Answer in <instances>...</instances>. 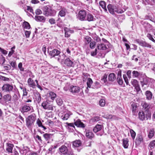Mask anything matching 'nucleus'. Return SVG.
<instances>
[{
	"label": "nucleus",
	"mask_w": 155,
	"mask_h": 155,
	"mask_svg": "<svg viewBox=\"0 0 155 155\" xmlns=\"http://www.w3.org/2000/svg\"><path fill=\"white\" fill-rule=\"evenodd\" d=\"M107 8L109 12L112 14H114L115 12L118 14H121L125 11L124 9H120L110 4H109L107 5Z\"/></svg>",
	"instance_id": "nucleus-1"
},
{
	"label": "nucleus",
	"mask_w": 155,
	"mask_h": 155,
	"mask_svg": "<svg viewBox=\"0 0 155 155\" xmlns=\"http://www.w3.org/2000/svg\"><path fill=\"white\" fill-rule=\"evenodd\" d=\"M58 151L61 155H74L73 151L68 150V147L65 145H62L59 148Z\"/></svg>",
	"instance_id": "nucleus-2"
},
{
	"label": "nucleus",
	"mask_w": 155,
	"mask_h": 155,
	"mask_svg": "<svg viewBox=\"0 0 155 155\" xmlns=\"http://www.w3.org/2000/svg\"><path fill=\"white\" fill-rule=\"evenodd\" d=\"M43 14L46 16H54L55 12H54V11L52 10L49 6H45L42 8Z\"/></svg>",
	"instance_id": "nucleus-3"
},
{
	"label": "nucleus",
	"mask_w": 155,
	"mask_h": 155,
	"mask_svg": "<svg viewBox=\"0 0 155 155\" xmlns=\"http://www.w3.org/2000/svg\"><path fill=\"white\" fill-rule=\"evenodd\" d=\"M15 89L12 84H5L2 87V90L4 92H10L13 91L14 89Z\"/></svg>",
	"instance_id": "nucleus-4"
},
{
	"label": "nucleus",
	"mask_w": 155,
	"mask_h": 155,
	"mask_svg": "<svg viewBox=\"0 0 155 155\" xmlns=\"http://www.w3.org/2000/svg\"><path fill=\"white\" fill-rule=\"evenodd\" d=\"M35 120L34 115H31L29 116L26 120V126L28 128H30L31 126L33 124Z\"/></svg>",
	"instance_id": "nucleus-5"
},
{
	"label": "nucleus",
	"mask_w": 155,
	"mask_h": 155,
	"mask_svg": "<svg viewBox=\"0 0 155 155\" xmlns=\"http://www.w3.org/2000/svg\"><path fill=\"white\" fill-rule=\"evenodd\" d=\"M87 15V13L85 10H80L78 15L77 18L81 21H85Z\"/></svg>",
	"instance_id": "nucleus-6"
},
{
	"label": "nucleus",
	"mask_w": 155,
	"mask_h": 155,
	"mask_svg": "<svg viewBox=\"0 0 155 155\" xmlns=\"http://www.w3.org/2000/svg\"><path fill=\"white\" fill-rule=\"evenodd\" d=\"M81 89L78 86L71 85L70 86L69 91L73 94H76L78 93L81 91Z\"/></svg>",
	"instance_id": "nucleus-7"
},
{
	"label": "nucleus",
	"mask_w": 155,
	"mask_h": 155,
	"mask_svg": "<svg viewBox=\"0 0 155 155\" xmlns=\"http://www.w3.org/2000/svg\"><path fill=\"white\" fill-rule=\"evenodd\" d=\"M41 106L45 110H52L53 109L52 105L47 101L43 102L42 103Z\"/></svg>",
	"instance_id": "nucleus-8"
},
{
	"label": "nucleus",
	"mask_w": 155,
	"mask_h": 155,
	"mask_svg": "<svg viewBox=\"0 0 155 155\" xmlns=\"http://www.w3.org/2000/svg\"><path fill=\"white\" fill-rule=\"evenodd\" d=\"M73 61V59L71 58H67L64 60V63L65 65L69 67H73L74 66Z\"/></svg>",
	"instance_id": "nucleus-9"
},
{
	"label": "nucleus",
	"mask_w": 155,
	"mask_h": 155,
	"mask_svg": "<svg viewBox=\"0 0 155 155\" xmlns=\"http://www.w3.org/2000/svg\"><path fill=\"white\" fill-rule=\"evenodd\" d=\"M64 36L66 38L69 37L71 34L74 33V30H71L66 27L64 28Z\"/></svg>",
	"instance_id": "nucleus-10"
},
{
	"label": "nucleus",
	"mask_w": 155,
	"mask_h": 155,
	"mask_svg": "<svg viewBox=\"0 0 155 155\" xmlns=\"http://www.w3.org/2000/svg\"><path fill=\"white\" fill-rule=\"evenodd\" d=\"M2 98L4 103L7 104L11 101L12 96L10 94H8L3 96Z\"/></svg>",
	"instance_id": "nucleus-11"
},
{
	"label": "nucleus",
	"mask_w": 155,
	"mask_h": 155,
	"mask_svg": "<svg viewBox=\"0 0 155 155\" xmlns=\"http://www.w3.org/2000/svg\"><path fill=\"white\" fill-rule=\"evenodd\" d=\"M60 53L61 52L60 51L56 49H54L50 51L49 54L51 57H53L56 56H58Z\"/></svg>",
	"instance_id": "nucleus-12"
},
{
	"label": "nucleus",
	"mask_w": 155,
	"mask_h": 155,
	"mask_svg": "<svg viewBox=\"0 0 155 155\" xmlns=\"http://www.w3.org/2000/svg\"><path fill=\"white\" fill-rule=\"evenodd\" d=\"M72 114V113L71 111H68L67 112L64 113V115L61 116V118L63 120H67Z\"/></svg>",
	"instance_id": "nucleus-13"
},
{
	"label": "nucleus",
	"mask_w": 155,
	"mask_h": 155,
	"mask_svg": "<svg viewBox=\"0 0 155 155\" xmlns=\"http://www.w3.org/2000/svg\"><path fill=\"white\" fill-rule=\"evenodd\" d=\"M143 142V138L142 136L140 134L137 135L135 140V143L137 145H139Z\"/></svg>",
	"instance_id": "nucleus-14"
},
{
	"label": "nucleus",
	"mask_w": 155,
	"mask_h": 155,
	"mask_svg": "<svg viewBox=\"0 0 155 155\" xmlns=\"http://www.w3.org/2000/svg\"><path fill=\"white\" fill-rule=\"evenodd\" d=\"M31 107H32L25 104L21 107L20 109V110L21 113H24L30 110Z\"/></svg>",
	"instance_id": "nucleus-15"
},
{
	"label": "nucleus",
	"mask_w": 155,
	"mask_h": 155,
	"mask_svg": "<svg viewBox=\"0 0 155 155\" xmlns=\"http://www.w3.org/2000/svg\"><path fill=\"white\" fill-rule=\"evenodd\" d=\"M67 12V10L66 8L64 7L61 8V10L58 13V16H60L61 17H64L66 15Z\"/></svg>",
	"instance_id": "nucleus-16"
},
{
	"label": "nucleus",
	"mask_w": 155,
	"mask_h": 155,
	"mask_svg": "<svg viewBox=\"0 0 155 155\" xmlns=\"http://www.w3.org/2000/svg\"><path fill=\"white\" fill-rule=\"evenodd\" d=\"M82 142L81 140H76L72 142V147L74 148L81 146Z\"/></svg>",
	"instance_id": "nucleus-17"
},
{
	"label": "nucleus",
	"mask_w": 155,
	"mask_h": 155,
	"mask_svg": "<svg viewBox=\"0 0 155 155\" xmlns=\"http://www.w3.org/2000/svg\"><path fill=\"white\" fill-rule=\"evenodd\" d=\"M6 150L9 153H12V150L13 147H14V145L10 143H6Z\"/></svg>",
	"instance_id": "nucleus-18"
},
{
	"label": "nucleus",
	"mask_w": 155,
	"mask_h": 155,
	"mask_svg": "<svg viewBox=\"0 0 155 155\" xmlns=\"http://www.w3.org/2000/svg\"><path fill=\"white\" fill-rule=\"evenodd\" d=\"M97 48L98 50L101 51H105L107 48L106 45L104 43L98 44Z\"/></svg>",
	"instance_id": "nucleus-19"
},
{
	"label": "nucleus",
	"mask_w": 155,
	"mask_h": 155,
	"mask_svg": "<svg viewBox=\"0 0 155 155\" xmlns=\"http://www.w3.org/2000/svg\"><path fill=\"white\" fill-rule=\"evenodd\" d=\"M28 85L30 87H32L33 88H35L36 85L34 81L31 78H29L28 80Z\"/></svg>",
	"instance_id": "nucleus-20"
},
{
	"label": "nucleus",
	"mask_w": 155,
	"mask_h": 155,
	"mask_svg": "<svg viewBox=\"0 0 155 155\" xmlns=\"http://www.w3.org/2000/svg\"><path fill=\"white\" fill-rule=\"evenodd\" d=\"M13 92L14 94L13 96L14 99L15 100H17L20 97V94L18 90L17 89H14Z\"/></svg>",
	"instance_id": "nucleus-21"
},
{
	"label": "nucleus",
	"mask_w": 155,
	"mask_h": 155,
	"mask_svg": "<svg viewBox=\"0 0 155 155\" xmlns=\"http://www.w3.org/2000/svg\"><path fill=\"white\" fill-rule=\"evenodd\" d=\"M35 19L37 21L44 22L46 18L43 16L36 15L35 16Z\"/></svg>",
	"instance_id": "nucleus-22"
},
{
	"label": "nucleus",
	"mask_w": 155,
	"mask_h": 155,
	"mask_svg": "<svg viewBox=\"0 0 155 155\" xmlns=\"http://www.w3.org/2000/svg\"><path fill=\"white\" fill-rule=\"evenodd\" d=\"M74 124L78 127L84 128L85 127L84 124L81 122L79 119L77 120L74 122Z\"/></svg>",
	"instance_id": "nucleus-23"
},
{
	"label": "nucleus",
	"mask_w": 155,
	"mask_h": 155,
	"mask_svg": "<svg viewBox=\"0 0 155 155\" xmlns=\"http://www.w3.org/2000/svg\"><path fill=\"white\" fill-rule=\"evenodd\" d=\"M103 127V126L102 125L97 124L94 128L93 130L94 132L97 133L101 130L102 128Z\"/></svg>",
	"instance_id": "nucleus-24"
},
{
	"label": "nucleus",
	"mask_w": 155,
	"mask_h": 155,
	"mask_svg": "<svg viewBox=\"0 0 155 155\" xmlns=\"http://www.w3.org/2000/svg\"><path fill=\"white\" fill-rule=\"evenodd\" d=\"M132 74H133V77L134 78H138L139 76H140L143 75V73L142 72H138V71H134L132 72Z\"/></svg>",
	"instance_id": "nucleus-25"
},
{
	"label": "nucleus",
	"mask_w": 155,
	"mask_h": 155,
	"mask_svg": "<svg viewBox=\"0 0 155 155\" xmlns=\"http://www.w3.org/2000/svg\"><path fill=\"white\" fill-rule=\"evenodd\" d=\"M117 80L118 83L120 85H122L123 83V81L121 78V72H118V73Z\"/></svg>",
	"instance_id": "nucleus-26"
},
{
	"label": "nucleus",
	"mask_w": 155,
	"mask_h": 155,
	"mask_svg": "<svg viewBox=\"0 0 155 155\" xmlns=\"http://www.w3.org/2000/svg\"><path fill=\"white\" fill-rule=\"evenodd\" d=\"M138 117L140 120L143 121L145 118L144 113L142 111H140L138 113Z\"/></svg>",
	"instance_id": "nucleus-27"
},
{
	"label": "nucleus",
	"mask_w": 155,
	"mask_h": 155,
	"mask_svg": "<svg viewBox=\"0 0 155 155\" xmlns=\"http://www.w3.org/2000/svg\"><path fill=\"white\" fill-rule=\"evenodd\" d=\"M140 83L143 86L144 85H147L148 83V79L146 77H144L143 78H140Z\"/></svg>",
	"instance_id": "nucleus-28"
},
{
	"label": "nucleus",
	"mask_w": 155,
	"mask_h": 155,
	"mask_svg": "<svg viewBox=\"0 0 155 155\" xmlns=\"http://www.w3.org/2000/svg\"><path fill=\"white\" fill-rule=\"evenodd\" d=\"M123 146L125 148H127L129 146V140L127 138L124 139L122 140Z\"/></svg>",
	"instance_id": "nucleus-29"
},
{
	"label": "nucleus",
	"mask_w": 155,
	"mask_h": 155,
	"mask_svg": "<svg viewBox=\"0 0 155 155\" xmlns=\"http://www.w3.org/2000/svg\"><path fill=\"white\" fill-rule=\"evenodd\" d=\"M106 3L105 2L103 1H101L99 2V5L102 8L104 9V11L107 12V10L106 7Z\"/></svg>",
	"instance_id": "nucleus-30"
},
{
	"label": "nucleus",
	"mask_w": 155,
	"mask_h": 155,
	"mask_svg": "<svg viewBox=\"0 0 155 155\" xmlns=\"http://www.w3.org/2000/svg\"><path fill=\"white\" fill-rule=\"evenodd\" d=\"M94 18L92 15L89 13L87 15L85 21H94Z\"/></svg>",
	"instance_id": "nucleus-31"
},
{
	"label": "nucleus",
	"mask_w": 155,
	"mask_h": 155,
	"mask_svg": "<svg viewBox=\"0 0 155 155\" xmlns=\"http://www.w3.org/2000/svg\"><path fill=\"white\" fill-rule=\"evenodd\" d=\"M115 75L114 74L112 73L109 74L108 77V80L109 81H113L116 79Z\"/></svg>",
	"instance_id": "nucleus-32"
},
{
	"label": "nucleus",
	"mask_w": 155,
	"mask_h": 155,
	"mask_svg": "<svg viewBox=\"0 0 155 155\" xmlns=\"http://www.w3.org/2000/svg\"><path fill=\"white\" fill-rule=\"evenodd\" d=\"M65 56V55L63 54L61 55H58V56H57V57L58 61L60 63H61L63 61L64 58Z\"/></svg>",
	"instance_id": "nucleus-33"
},
{
	"label": "nucleus",
	"mask_w": 155,
	"mask_h": 155,
	"mask_svg": "<svg viewBox=\"0 0 155 155\" xmlns=\"http://www.w3.org/2000/svg\"><path fill=\"white\" fill-rule=\"evenodd\" d=\"M52 135L51 134L45 133L43 134V136L46 140H48L51 138Z\"/></svg>",
	"instance_id": "nucleus-34"
},
{
	"label": "nucleus",
	"mask_w": 155,
	"mask_h": 155,
	"mask_svg": "<svg viewBox=\"0 0 155 155\" xmlns=\"http://www.w3.org/2000/svg\"><path fill=\"white\" fill-rule=\"evenodd\" d=\"M86 136L88 138L92 139L94 137V134L91 132L87 131L86 134Z\"/></svg>",
	"instance_id": "nucleus-35"
},
{
	"label": "nucleus",
	"mask_w": 155,
	"mask_h": 155,
	"mask_svg": "<svg viewBox=\"0 0 155 155\" xmlns=\"http://www.w3.org/2000/svg\"><path fill=\"white\" fill-rule=\"evenodd\" d=\"M93 83V81L91 78H87V88H90Z\"/></svg>",
	"instance_id": "nucleus-36"
},
{
	"label": "nucleus",
	"mask_w": 155,
	"mask_h": 155,
	"mask_svg": "<svg viewBox=\"0 0 155 155\" xmlns=\"http://www.w3.org/2000/svg\"><path fill=\"white\" fill-rule=\"evenodd\" d=\"M146 95L147 99L148 100H150L152 96V94L151 92L149 91H147L146 92Z\"/></svg>",
	"instance_id": "nucleus-37"
},
{
	"label": "nucleus",
	"mask_w": 155,
	"mask_h": 155,
	"mask_svg": "<svg viewBox=\"0 0 155 155\" xmlns=\"http://www.w3.org/2000/svg\"><path fill=\"white\" fill-rule=\"evenodd\" d=\"M23 28L28 29L30 28V26L28 22L25 21L23 24Z\"/></svg>",
	"instance_id": "nucleus-38"
},
{
	"label": "nucleus",
	"mask_w": 155,
	"mask_h": 155,
	"mask_svg": "<svg viewBox=\"0 0 155 155\" xmlns=\"http://www.w3.org/2000/svg\"><path fill=\"white\" fill-rule=\"evenodd\" d=\"M131 107H132V112L134 114L136 112V109L137 107V106L136 103H133L131 104Z\"/></svg>",
	"instance_id": "nucleus-39"
},
{
	"label": "nucleus",
	"mask_w": 155,
	"mask_h": 155,
	"mask_svg": "<svg viewBox=\"0 0 155 155\" xmlns=\"http://www.w3.org/2000/svg\"><path fill=\"white\" fill-rule=\"evenodd\" d=\"M56 102L58 105L61 106L62 104L63 101L61 98L58 97L56 99Z\"/></svg>",
	"instance_id": "nucleus-40"
},
{
	"label": "nucleus",
	"mask_w": 155,
	"mask_h": 155,
	"mask_svg": "<svg viewBox=\"0 0 155 155\" xmlns=\"http://www.w3.org/2000/svg\"><path fill=\"white\" fill-rule=\"evenodd\" d=\"M154 133V130L153 129H150L149 132L148 137L149 138H151L153 136Z\"/></svg>",
	"instance_id": "nucleus-41"
},
{
	"label": "nucleus",
	"mask_w": 155,
	"mask_h": 155,
	"mask_svg": "<svg viewBox=\"0 0 155 155\" xmlns=\"http://www.w3.org/2000/svg\"><path fill=\"white\" fill-rule=\"evenodd\" d=\"M101 84H100V83L99 82H98V81H95L94 82V85H93V88H98L101 87Z\"/></svg>",
	"instance_id": "nucleus-42"
},
{
	"label": "nucleus",
	"mask_w": 155,
	"mask_h": 155,
	"mask_svg": "<svg viewBox=\"0 0 155 155\" xmlns=\"http://www.w3.org/2000/svg\"><path fill=\"white\" fill-rule=\"evenodd\" d=\"M49 97L52 100H54L56 96V94L53 92H50L49 93Z\"/></svg>",
	"instance_id": "nucleus-43"
},
{
	"label": "nucleus",
	"mask_w": 155,
	"mask_h": 155,
	"mask_svg": "<svg viewBox=\"0 0 155 155\" xmlns=\"http://www.w3.org/2000/svg\"><path fill=\"white\" fill-rule=\"evenodd\" d=\"M36 123L38 127H41L44 129V130H45L46 129L45 126L42 125L41 121L39 119H38L37 120Z\"/></svg>",
	"instance_id": "nucleus-44"
},
{
	"label": "nucleus",
	"mask_w": 155,
	"mask_h": 155,
	"mask_svg": "<svg viewBox=\"0 0 155 155\" xmlns=\"http://www.w3.org/2000/svg\"><path fill=\"white\" fill-rule=\"evenodd\" d=\"M141 46L143 47H147L150 48H151V45L148 43H147L145 41H143Z\"/></svg>",
	"instance_id": "nucleus-45"
},
{
	"label": "nucleus",
	"mask_w": 155,
	"mask_h": 155,
	"mask_svg": "<svg viewBox=\"0 0 155 155\" xmlns=\"http://www.w3.org/2000/svg\"><path fill=\"white\" fill-rule=\"evenodd\" d=\"M143 108L144 109L148 110L150 108L149 105L146 102H143L141 104Z\"/></svg>",
	"instance_id": "nucleus-46"
},
{
	"label": "nucleus",
	"mask_w": 155,
	"mask_h": 155,
	"mask_svg": "<svg viewBox=\"0 0 155 155\" xmlns=\"http://www.w3.org/2000/svg\"><path fill=\"white\" fill-rule=\"evenodd\" d=\"M99 103L101 107H104L105 105V101L103 99H101L100 100Z\"/></svg>",
	"instance_id": "nucleus-47"
},
{
	"label": "nucleus",
	"mask_w": 155,
	"mask_h": 155,
	"mask_svg": "<svg viewBox=\"0 0 155 155\" xmlns=\"http://www.w3.org/2000/svg\"><path fill=\"white\" fill-rule=\"evenodd\" d=\"M114 116H113L111 114H104L103 116V117L107 119H112Z\"/></svg>",
	"instance_id": "nucleus-48"
},
{
	"label": "nucleus",
	"mask_w": 155,
	"mask_h": 155,
	"mask_svg": "<svg viewBox=\"0 0 155 155\" xmlns=\"http://www.w3.org/2000/svg\"><path fill=\"white\" fill-rule=\"evenodd\" d=\"M151 114L150 112L148 111L146 114L145 117L147 120H150L151 119Z\"/></svg>",
	"instance_id": "nucleus-49"
},
{
	"label": "nucleus",
	"mask_w": 155,
	"mask_h": 155,
	"mask_svg": "<svg viewBox=\"0 0 155 155\" xmlns=\"http://www.w3.org/2000/svg\"><path fill=\"white\" fill-rule=\"evenodd\" d=\"M91 38L88 36L86 37L85 38V43L86 44H88L90 42H91Z\"/></svg>",
	"instance_id": "nucleus-50"
},
{
	"label": "nucleus",
	"mask_w": 155,
	"mask_h": 155,
	"mask_svg": "<svg viewBox=\"0 0 155 155\" xmlns=\"http://www.w3.org/2000/svg\"><path fill=\"white\" fill-rule=\"evenodd\" d=\"M130 132L132 139L134 140L136 136V134L135 132L132 129L130 130Z\"/></svg>",
	"instance_id": "nucleus-51"
},
{
	"label": "nucleus",
	"mask_w": 155,
	"mask_h": 155,
	"mask_svg": "<svg viewBox=\"0 0 155 155\" xmlns=\"http://www.w3.org/2000/svg\"><path fill=\"white\" fill-rule=\"evenodd\" d=\"M131 83L132 85L134 87L139 84L138 81L136 79H132L131 81Z\"/></svg>",
	"instance_id": "nucleus-52"
},
{
	"label": "nucleus",
	"mask_w": 155,
	"mask_h": 155,
	"mask_svg": "<svg viewBox=\"0 0 155 155\" xmlns=\"http://www.w3.org/2000/svg\"><path fill=\"white\" fill-rule=\"evenodd\" d=\"M147 37L150 40L152 41L153 42L155 43V40L153 38V36L149 33H148L147 35Z\"/></svg>",
	"instance_id": "nucleus-53"
},
{
	"label": "nucleus",
	"mask_w": 155,
	"mask_h": 155,
	"mask_svg": "<svg viewBox=\"0 0 155 155\" xmlns=\"http://www.w3.org/2000/svg\"><path fill=\"white\" fill-rule=\"evenodd\" d=\"M149 146L151 148H153L155 146V140L151 141L149 143Z\"/></svg>",
	"instance_id": "nucleus-54"
},
{
	"label": "nucleus",
	"mask_w": 155,
	"mask_h": 155,
	"mask_svg": "<svg viewBox=\"0 0 155 155\" xmlns=\"http://www.w3.org/2000/svg\"><path fill=\"white\" fill-rule=\"evenodd\" d=\"M96 45V42L94 41L91 42L90 44V47L91 49H93L95 48Z\"/></svg>",
	"instance_id": "nucleus-55"
},
{
	"label": "nucleus",
	"mask_w": 155,
	"mask_h": 155,
	"mask_svg": "<svg viewBox=\"0 0 155 155\" xmlns=\"http://www.w3.org/2000/svg\"><path fill=\"white\" fill-rule=\"evenodd\" d=\"M5 60V57L2 55H0V64L4 63Z\"/></svg>",
	"instance_id": "nucleus-56"
},
{
	"label": "nucleus",
	"mask_w": 155,
	"mask_h": 155,
	"mask_svg": "<svg viewBox=\"0 0 155 155\" xmlns=\"http://www.w3.org/2000/svg\"><path fill=\"white\" fill-rule=\"evenodd\" d=\"M37 96L36 97V99L38 102L39 103L41 101V97L40 95L38 94H37Z\"/></svg>",
	"instance_id": "nucleus-57"
},
{
	"label": "nucleus",
	"mask_w": 155,
	"mask_h": 155,
	"mask_svg": "<svg viewBox=\"0 0 155 155\" xmlns=\"http://www.w3.org/2000/svg\"><path fill=\"white\" fill-rule=\"evenodd\" d=\"M22 63L21 62L19 63L18 64V68L20 71H24V68L22 67Z\"/></svg>",
	"instance_id": "nucleus-58"
},
{
	"label": "nucleus",
	"mask_w": 155,
	"mask_h": 155,
	"mask_svg": "<svg viewBox=\"0 0 155 155\" xmlns=\"http://www.w3.org/2000/svg\"><path fill=\"white\" fill-rule=\"evenodd\" d=\"M27 10L29 11L30 12L33 13V10L32 8L29 6H27V8L25 10V11L26 12Z\"/></svg>",
	"instance_id": "nucleus-59"
},
{
	"label": "nucleus",
	"mask_w": 155,
	"mask_h": 155,
	"mask_svg": "<svg viewBox=\"0 0 155 155\" xmlns=\"http://www.w3.org/2000/svg\"><path fill=\"white\" fill-rule=\"evenodd\" d=\"M31 34V32L29 31H25V34L26 37V38H28L29 37L30 35Z\"/></svg>",
	"instance_id": "nucleus-60"
},
{
	"label": "nucleus",
	"mask_w": 155,
	"mask_h": 155,
	"mask_svg": "<svg viewBox=\"0 0 155 155\" xmlns=\"http://www.w3.org/2000/svg\"><path fill=\"white\" fill-rule=\"evenodd\" d=\"M123 78L124 79V80L126 84L127 85H128L129 83V82H128V78H127V77L126 75L124 74L123 75Z\"/></svg>",
	"instance_id": "nucleus-61"
},
{
	"label": "nucleus",
	"mask_w": 155,
	"mask_h": 155,
	"mask_svg": "<svg viewBox=\"0 0 155 155\" xmlns=\"http://www.w3.org/2000/svg\"><path fill=\"white\" fill-rule=\"evenodd\" d=\"M107 75L105 74L101 79V81L104 82V83H106L107 81Z\"/></svg>",
	"instance_id": "nucleus-62"
},
{
	"label": "nucleus",
	"mask_w": 155,
	"mask_h": 155,
	"mask_svg": "<svg viewBox=\"0 0 155 155\" xmlns=\"http://www.w3.org/2000/svg\"><path fill=\"white\" fill-rule=\"evenodd\" d=\"M35 13L37 15H40L42 13V11L39 9H37L35 11Z\"/></svg>",
	"instance_id": "nucleus-63"
},
{
	"label": "nucleus",
	"mask_w": 155,
	"mask_h": 155,
	"mask_svg": "<svg viewBox=\"0 0 155 155\" xmlns=\"http://www.w3.org/2000/svg\"><path fill=\"white\" fill-rule=\"evenodd\" d=\"M134 87H135V89L137 93L139 92L140 91H141L139 84H138L137 86H135Z\"/></svg>",
	"instance_id": "nucleus-64"
}]
</instances>
